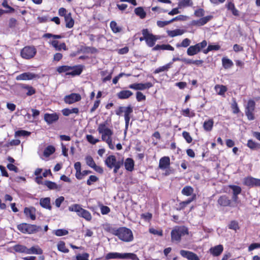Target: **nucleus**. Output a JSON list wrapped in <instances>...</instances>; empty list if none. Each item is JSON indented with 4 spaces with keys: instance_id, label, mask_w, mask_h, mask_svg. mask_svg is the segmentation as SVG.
I'll return each mask as SVG.
<instances>
[{
    "instance_id": "f257e3e1",
    "label": "nucleus",
    "mask_w": 260,
    "mask_h": 260,
    "mask_svg": "<svg viewBox=\"0 0 260 260\" xmlns=\"http://www.w3.org/2000/svg\"><path fill=\"white\" fill-rule=\"evenodd\" d=\"M98 131L101 134L102 141L105 142L110 149L113 150L115 148L114 144L112 143V136L113 131L108 128L105 123H101L99 125Z\"/></svg>"
},
{
    "instance_id": "f03ea898",
    "label": "nucleus",
    "mask_w": 260,
    "mask_h": 260,
    "mask_svg": "<svg viewBox=\"0 0 260 260\" xmlns=\"http://www.w3.org/2000/svg\"><path fill=\"white\" fill-rule=\"evenodd\" d=\"M105 165L110 169H114V173H117L118 170L123 164L122 159H117L115 156L110 155L108 156L105 160Z\"/></svg>"
},
{
    "instance_id": "7ed1b4c3",
    "label": "nucleus",
    "mask_w": 260,
    "mask_h": 260,
    "mask_svg": "<svg viewBox=\"0 0 260 260\" xmlns=\"http://www.w3.org/2000/svg\"><path fill=\"white\" fill-rule=\"evenodd\" d=\"M83 67L82 66L70 67L68 66H62L57 68V71L59 73H66L68 75H79L82 72Z\"/></svg>"
},
{
    "instance_id": "20e7f679",
    "label": "nucleus",
    "mask_w": 260,
    "mask_h": 260,
    "mask_svg": "<svg viewBox=\"0 0 260 260\" xmlns=\"http://www.w3.org/2000/svg\"><path fill=\"white\" fill-rule=\"evenodd\" d=\"M105 258L107 260L115 258L139 260V258L137 256V255L133 253H120L118 252H109L106 254V255L105 256Z\"/></svg>"
},
{
    "instance_id": "39448f33",
    "label": "nucleus",
    "mask_w": 260,
    "mask_h": 260,
    "mask_svg": "<svg viewBox=\"0 0 260 260\" xmlns=\"http://www.w3.org/2000/svg\"><path fill=\"white\" fill-rule=\"evenodd\" d=\"M17 229L21 233L28 234L36 233L42 230L41 227L40 226L26 223H22L18 224Z\"/></svg>"
},
{
    "instance_id": "423d86ee",
    "label": "nucleus",
    "mask_w": 260,
    "mask_h": 260,
    "mask_svg": "<svg viewBox=\"0 0 260 260\" xmlns=\"http://www.w3.org/2000/svg\"><path fill=\"white\" fill-rule=\"evenodd\" d=\"M115 235L124 242H130L133 239L132 232L126 228H121L118 229L116 231Z\"/></svg>"
},
{
    "instance_id": "0eeeda50",
    "label": "nucleus",
    "mask_w": 260,
    "mask_h": 260,
    "mask_svg": "<svg viewBox=\"0 0 260 260\" xmlns=\"http://www.w3.org/2000/svg\"><path fill=\"white\" fill-rule=\"evenodd\" d=\"M69 209L70 211L77 212L78 216L84 218L87 221H90L92 218V216L90 212L81 208L78 204H74L69 207Z\"/></svg>"
},
{
    "instance_id": "6e6552de",
    "label": "nucleus",
    "mask_w": 260,
    "mask_h": 260,
    "mask_svg": "<svg viewBox=\"0 0 260 260\" xmlns=\"http://www.w3.org/2000/svg\"><path fill=\"white\" fill-rule=\"evenodd\" d=\"M207 45V42L204 40L201 43H197L194 45L190 46L187 50V54L189 56H193L197 54L202 49L205 48Z\"/></svg>"
},
{
    "instance_id": "1a4fd4ad",
    "label": "nucleus",
    "mask_w": 260,
    "mask_h": 260,
    "mask_svg": "<svg viewBox=\"0 0 260 260\" xmlns=\"http://www.w3.org/2000/svg\"><path fill=\"white\" fill-rule=\"evenodd\" d=\"M142 35L144 37L145 40L147 45L150 47H153L157 40L160 39V37L154 36L148 31V29H143L142 31Z\"/></svg>"
},
{
    "instance_id": "9d476101",
    "label": "nucleus",
    "mask_w": 260,
    "mask_h": 260,
    "mask_svg": "<svg viewBox=\"0 0 260 260\" xmlns=\"http://www.w3.org/2000/svg\"><path fill=\"white\" fill-rule=\"evenodd\" d=\"M37 50L34 46H27L24 47L21 51V56L26 59L33 58L36 54Z\"/></svg>"
},
{
    "instance_id": "9b49d317",
    "label": "nucleus",
    "mask_w": 260,
    "mask_h": 260,
    "mask_svg": "<svg viewBox=\"0 0 260 260\" xmlns=\"http://www.w3.org/2000/svg\"><path fill=\"white\" fill-rule=\"evenodd\" d=\"M255 103L253 100H249L248 101L247 106L245 108V115L249 120L254 119L253 112L255 109Z\"/></svg>"
},
{
    "instance_id": "f8f14e48",
    "label": "nucleus",
    "mask_w": 260,
    "mask_h": 260,
    "mask_svg": "<svg viewBox=\"0 0 260 260\" xmlns=\"http://www.w3.org/2000/svg\"><path fill=\"white\" fill-rule=\"evenodd\" d=\"M243 184L249 188L260 186V179L248 176L244 178Z\"/></svg>"
},
{
    "instance_id": "ddd939ff",
    "label": "nucleus",
    "mask_w": 260,
    "mask_h": 260,
    "mask_svg": "<svg viewBox=\"0 0 260 260\" xmlns=\"http://www.w3.org/2000/svg\"><path fill=\"white\" fill-rule=\"evenodd\" d=\"M217 204L221 207H232V201L226 195L220 196L217 200Z\"/></svg>"
},
{
    "instance_id": "4468645a",
    "label": "nucleus",
    "mask_w": 260,
    "mask_h": 260,
    "mask_svg": "<svg viewBox=\"0 0 260 260\" xmlns=\"http://www.w3.org/2000/svg\"><path fill=\"white\" fill-rule=\"evenodd\" d=\"M81 99V95L78 93H71L70 95H66L64 97V102L68 104H72L76 102L80 101Z\"/></svg>"
},
{
    "instance_id": "2eb2a0df",
    "label": "nucleus",
    "mask_w": 260,
    "mask_h": 260,
    "mask_svg": "<svg viewBox=\"0 0 260 260\" xmlns=\"http://www.w3.org/2000/svg\"><path fill=\"white\" fill-rule=\"evenodd\" d=\"M153 86L151 82L146 83H134L129 85V88L135 90H143L148 89Z\"/></svg>"
},
{
    "instance_id": "dca6fc26",
    "label": "nucleus",
    "mask_w": 260,
    "mask_h": 260,
    "mask_svg": "<svg viewBox=\"0 0 260 260\" xmlns=\"http://www.w3.org/2000/svg\"><path fill=\"white\" fill-rule=\"evenodd\" d=\"M212 18L213 16L211 15L207 16L197 20H192L191 22V24L193 26H203L209 21Z\"/></svg>"
},
{
    "instance_id": "f3484780",
    "label": "nucleus",
    "mask_w": 260,
    "mask_h": 260,
    "mask_svg": "<svg viewBox=\"0 0 260 260\" xmlns=\"http://www.w3.org/2000/svg\"><path fill=\"white\" fill-rule=\"evenodd\" d=\"M38 77V76L35 74L26 72L17 76L16 79L17 80H29Z\"/></svg>"
},
{
    "instance_id": "a211bd4d",
    "label": "nucleus",
    "mask_w": 260,
    "mask_h": 260,
    "mask_svg": "<svg viewBox=\"0 0 260 260\" xmlns=\"http://www.w3.org/2000/svg\"><path fill=\"white\" fill-rule=\"evenodd\" d=\"M180 254L188 260H200L198 255L191 251L181 250L180 251Z\"/></svg>"
},
{
    "instance_id": "6ab92c4d",
    "label": "nucleus",
    "mask_w": 260,
    "mask_h": 260,
    "mask_svg": "<svg viewBox=\"0 0 260 260\" xmlns=\"http://www.w3.org/2000/svg\"><path fill=\"white\" fill-rule=\"evenodd\" d=\"M133 109L131 106H128L124 108V120L125 122V128L127 129L128 123L131 119L130 115L133 113Z\"/></svg>"
},
{
    "instance_id": "aec40b11",
    "label": "nucleus",
    "mask_w": 260,
    "mask_h": 260,
    "mask_svg": "<svg viewBox=\"0 0 260 260\" xmlns=\"http://www.w3.org/2000/svg\"><path fill=\"white\" fill-rule=\"evenodd\" d=\"M36 210L33 207H25L24 209V213L25 216L32 220L36 219Z\"/></svg>"
},
{
    "instance_id": "412c9836",
    "label": "nucleus",
    "mask_w": 260,
    "mask_h": 260,
    "mask_svg": "<svg viewBox=\"0 0 260 260\" xmlns=\"http://www.w3.org/2000/svg\"><path fill=\"white\" fill-rule=\"evenodd\" d=\"M58 119V116L56 113L48 114L44 115V120L49 124L56 122Z\"/></svg>"
},
{
    "instance_id": "4be33fe9",
    "label": "nucleus",
    "mask_w": 260,
    "mask_h": 260,
    "mask_svg": "<svg viewBox=\"0 0 260 260\" xmlns=\"http://www.w3.org/2000/svg\"><path fill=\"white\" fill-rule=\"evenodd\" d=\"M44 184L50 190L59 191L62 187L61 185H58L56 183L50 181H45Z\"/></svg>"
},
{
    "instance_id": "5701e85b",
    "label": "nucleus",
    "mask_w": 260,
    "mask_h": 260,
    "mask_svg": "<svg viewBox=\"0 0 260 260\" xmlns=\"http://www.w3.org/2000/svg\"><path fill=\"white\" fill-rule=\"evenodd\" d=\"M223 247L222 245H218L210 249V253L214 256H218L222 252Z\"/></svg>"
},
{
    "instance_id": "b1692460",
    "label": "nucleus",
    "mask_w": 260,
    "mask_h": 260,
    "mask_svg": "<svg viewBox=\"0 0 260 260\" xmlns=\"http://www.w3.org/2000/svg\"><path fill=\"white\" fill-rule=\"evenodd\" d=\"M133 93L128 90H123L117 93V96L121 100L127 99L131 96Z\"/></svg>"
},
{
    "instance_id": "393cba45",
    "label": "nucleus",
    "mask_w": 260,
    "mask_h": 260,
    "mask_svg": "<svg viewBox=\"0 0 260 260\" xmlns=\"http://www.w3.org/2000/svg\"><path fill=\"white\" fill-rule=\"evenodd\" d=\"M170 158L164 156L160 158L159 162V168L161 169H167L170 165Z\"/></svg>"
},
{
    "instance_id": "a878e982",
    "label": "nucleus",
    "mask_w": 260,
    "mask_h": 260,
    "mask_svg": "<svg viewBox=\"0 0 260 260\" xmlns=\"http://www.w3.org/2000/svg\"><path fill=\"white\" fill-rule=\"evenodd\" d=\"M40 204L43 208L49 210L51 209L50 198H41L40 200Z\"/></svg>"
},
{
    "instance_id": "bb28decb",
    "label": "nucleus",
    "mask_w": 260,
    "mask_h": 260,
    "mask_svg": "<svg viewBox=\"0 0 260 260\" xmlns=\"http://www.w3.org/2000/svg\"><path fill=\"white\" fill-rule=\"evenodd\" d=\"M66 22V26L68 28H71L74 26V20L72 17L71 13H68V15L64 17Z\"/></svg>"
},
{
    "instance_id": "cd10ccee",
    "label": "nucleus",
    "mask_w": 260,
    "mask_h": 260,
    "mask_svg": "<svg viewBox=\"0 0 260 260\" xmlns=\"http://www.w3.org/2000/svg\"><path fill=\"white\" fill-rule=\"evenodd\" d=\"M214 89L218 95H224L228 90V88L225 85L217 84L215 86Z\"/></svg>"
},
{
    "instance_id": "c85d7f7f",
    "label": "nucleus",
    "mask_w": 260,
    "mask_h": 260,
    "mask_svg": "<svg viewBox=\"0 0 260 260\" xmlns=\"http://www.w3.org/2000/svg\"><path fill=\"white\" fill-rule=\"evenodd\" d=\"M42 253L43 250L38 245L32 246L30 248H27V254H41Z\"/></svg>"
},
{
    "instance_id": "c756f323",
    "label": "nucleus",
    "mask_w": 260,
    "mask_h": 260,
    "mask_svg": "<svg viewBox=\"0 0 260 260\" xmlns=\"http://www.w3.org/2000/svg\"><path fill=\"white\" fill-rule=\"evenodd\" d=\"M214 124V121L213 119H209L205 120L203 123V128L205 131L207 132H210L212 131Z\"/></svg>"
},
{
    "instance_id": "7c9ffc66",
    "label": "nucleus",
    "mask_w": 260,
    "mask_h": 260,
    "mask_svg": "<svg viewBox=\"0 0 260 260\" xmlns=\"http://www.w3.org/2000/svg\"><path fill=\"white\" fill-rule=\"evenodd\" d=\"M247 146L252 150H257L260 149V143L250 139L247 141Z\"/></svg>"
},
{
    "instance_id": "2f4dec72",
    "label": "nucleus",
    "mask_w": 260,
    "mask_h": 260,
    "mask_svg": "<svg viewBox=\"0 0 260 260\" xmlns=\"http://www.w3.org/2000/svg\"><path fill=\"white\" fill-rule=\"evenodd\" d=\"M125 169L128 171H132L134 170V161L131 158H127L124 162Z\"/></svg>"
},
{
    "instance_id": "473e14b6",
    "label": "nucleus",
    "mask_w": 260,
    "mask_h": 260,
    "mask_svg": "<svg viewBox=\"0 0 260 260\" xmlns=\"http://www.w3.org/2000/svg\"><path fill=\"white\" fill-rule=\"evenodd\" d=\"M171 240L172 242L179 240V227L176 226L171 232Z\"/></svg>"
},
{
    "instance_id": "72a5a7b5",
    "label": "nucleus",
    "mask_w": 260,
    "mask_h": 260,
    "mask_svg": "<svg viewBox=\"0 0 260 260\" xmlns=\"http://www.w3.org/2000/svg\"><path fill=\"white\" fill-rule=\"evenodd\" d=\"M62 113L64 116H68L70 114H72V113L78 114L79 109L77 108H74L71 109H68V108H66L62 110Z\"/></svg>"
},
{
    "instance_id": "f704fd0d",
    "label": "nucleus",
    "mask_w": 260,
    "mask_h": 260,
    "mask_svg": "<svg viewBox=\"0 0 260 260\" xmlns=\"http://www.w3.org/2000/svg\"><path fill=\"white\" fill-rule=\"evenodd\" d=\"M21 87L23 89H25L27 90L26 93V95L28 96H30L36 92V90L32 86H29L28 85L25 84H21Z\"/></svg>"
},
{
    "instance_id": "c9c22d12",
    "label": "nucleus",
    "mask_w": 260,
    "mask_h": 260,
    "mask_svg": "<svg viewBox=\"0 0 260 260\" xmlns=\"http://www.w3.org/2000/svg\"><path fill=\"white\" fill-rule=\"evenodd\" d=\"M13 249L17 252L25 253L27 254V248L22 245H16L13 247Z\"/></svg>"
},
{
    "instance_id": "e433bc0d",
    "label": "nucleus",
    "mask_w": 260,
    "mask_h": 260,
    "mask_svg": "<svg viewBox=\"0 0 260 260\" xmlns=\"http://www.w3.org/2000/svg\"><path fill=\"white\" fill-rule=\"evenodd\" d=\"M74 168L76 171V177L78 179H81V163L80 162H76L74 164Z\"/></svg>"
},
{
    "instance_id": "4c0bfd02",
    "label": "nucleus",
    "mask_w": 260,
    "mask_h": 260,
    "mask_svg": "<svg viewBox=\"0 0 260 260\" xmlns=\"http://www.w3.org/2000/svg\"><path fill=\"white\" fill-rule=\"evenodd\" d=\"M220 46L219 45H209L207 49L203 50V52L205 54H207L209 51L212 50H219Z\"/></svg>"
},
{
    "instance_id": "58836bf2",
    "label": "nucleus",
    "mask_w": 260,
    "mask_h": 260,
    "mask_svg": "<svg viewBox=\"0 0 260 260\" xmlns=\"http://www.w3.org/2000/svg\"><path fill=\"white\" fill-rule=\"evenodd\" d=\"M55 152V148L52 146H48L44 151V155L48 157Z\"/></svg>"
},
{
    "instance_id": "ea45409f",
    "label": "nucleus",
    "mask_w": 260,
    "mask_h": 260,
    "mask_svg": "<svg viewBox=\"0 0 260 260\" xmlns=\"http://www.w3.org/2000/svg\"><path fill=\"white\" fill-rule=\"evenodd\" d=\"M229 187L233 191V194H240L242 192V188L240 186L235 185H229Z\"/></svg>"
},
{
    "instance_id": "a19ab883",
    "label": "nucleus",
    "mask_w": 260,
    "mask_h": 260,
    "mask_svg": "<svg viewBox=\"0 0 260 260\" xmlns=\"http://www.w3.org/2000/svg\"><path fill=\"white\" fill-rule=\"evenodd\" d=\"M135 13L141 18H144L146 16V13L142 7H138L135 9Z\"/></svg>"
},
{
    "instance_id": "79ce46f5",
    "label": "nucleus",
    "mask_w": 260,
    "mask_h": 260,
    "mask_svg": "<svg viewBox=\"0 0 260 260\" xmlns=\"http://www.w3.org/2000/svg\"><path fill=\"white\" fill-rule=\"evenodd\" d=\"M222 66L225 69L230 68L233 66L232 61L229 58H222Z\"/></svg>"
},
{
    "instance_id": "37998d69",
    "label": "nucleus",
    "mask_w": 260,
    "mask_h": 260,
    "mask_svg": "<svg viewBox=\"0 0 260 260\" xmlns=\"http://www.w3.org/2000/svg\"><path fill=\"white\" fill-rule=\"evenodd\" d=\"M57 249L59 251L64 253H68L69 252V249L66 248L65 243L63 241H60L58 243Z\"/></svg>"
},
{
    "instance_id": "c03bdc74",
    "label": "nucleus",
    "mask_w": 260,
    "mask_h": 260,
    "mask_svg": "<svg viewBox=\"0 0 260 260\" xmlns=\"http://www.w3.org/2000/svg\"><path fill=\"white\" fill-rule=\"evenodd\" d=\"M110 27L114 33L119 32L121 31V28L119 27L116 22L114 21L111 22Z\"/></svg>"
},
{
    "instance_id": "a18cd8bd",
    "label": "nucleus",
    "mask_w": 260,
    "mask_h": 260,
    "mask_svg": "<svg viewBox=\"0 0 260 260\" xmlns=\"http://www.w3.org/2000/svg\"><path fill=\"white\" fill-rule=\"evenodd\" d=\"M231 109L234 114H238L240 112V109L238 107V104L235 99H233L231 104Z\"/></svg>"
},
{
    "instance_id": "49530a36",
    "label": "nucleus",
    "mask_w": 260,
    "mask_h": 260,
    "mask_svg": "<svg viewBox=\"0 0 260 260\" xmlns=\"http://www.w3.org/2000/svg\"><path fill=\"white\" fill-rule=\"evenodd\" d=\"M193 191V188L189 186L184 187L182 190V193L184 195L189 196H190Z\"/></svg>"
},
{
    "instance_id": "de8ad7c7",
    "label": "nucleus",
    "mask_w": 260,
    "mask_h": 260,
    "mask_svg": "<svg viewBox=\"0 0 260 260\" xmlns=\"http://www.w3.org/2000/svg\"><path fill=\"white\" fill-rule=\"evenodd\" d=\"M171 64L170 63H168V64H166L165 66L160 67L156 69L154 71V73L158 74V73H159L160 72H165V71H168V69L170 68Z\"/></svg>"
},
{
    "instance_id": "09e8293b",
    "label": "nucleus",
    "mask_w": 260,
    "mask_h": 260,
    "mask_svg": "<svg viewBox=\"0 0 260 260\" xmlns=\"http://www.w3.org/2000/svg\"><path fill=\"white\" fill-rule=\"evenodd\" d=\"M229 229L233 230L235 231L240 229L238 222L236 220H232L228 225Z\"/></svg>"
},
{
    "instance_id": "8fccbe9b",
    "label": "nucleus",
    "mask_w": 260,
    "mask_h": 260,
    "mask_svg": "<svg viewBox=\"0 0 260 260\" xmlns=\"http://www.w3.org/2000/svg\"><path fill=\"white\" fill-rule=\"evenodd\" d=\"M30 135V132L24 130L17 131L15 133V137H27Z\"/></svg>"
},
{
    "instance_id": "3c124183",
    "label": "nucleus",
    "mask_w": 260,
    "mask_h": 260,
    "mask_svg": "<svg viewBox=\"0 0 260 260\" xmlns=\"http://www.w3.org/2000/svg\"><path fill=\"white\" fill-rule=\"evenodd\" d=\"M189 234L188 229L187 227L185 226H180V240L182 236L188 235Z\"/></svg>"
},
{
    "instance_id": "603ef678",
    "label": "nucleus",
    "mask_w": 260,
    "mask_h": 260,
    "mask_svg": "<svg viewBox=\"0 0 260 260\" xmlns=\"http://www.w3.org/2000/svg\"><path fill=\"white\" fill-rule=\"evenodd\" d=\"M192 4L193 3L191 0H181L180 1V8L182 7L191 6Z\"/></svg>"
},
{
    "instance_id": "864d4df0",
    "label": "nucleus",
    "mask_w": 260,
    "mask_h": 260,
    "mask_svg": "<svg viewBox=\"0 0 260 260\" xmlns=\"http://www.w3.org/2000/svg\"><path fill=\"white\" fill-rule=\"evenodd\" d=\"M86 137L87 141L92 144H95L100 141L99 139L94 138L93 136L91 135H87Z\"/></svg>"
},
{
    "instance_id": "5fc2aeb1",
    "label": "nucleus",
    "mask_w": 260,
    "mask_h": 260,
    "mask_svg": "<svg viewBox=\"0 0 260 260\" xmlns=\"http://www.w3.org/2000/svg\"><path fill=\"white\" fill-rule=\"evenodd\" d=\"M85 161L86 164L91 168H92L95 165L93 158L91 156H87L85 157Z\"/></svg>"
},
{
    "instance_id": "6e6d98bb",
    "label": "nucleus",
    "mask_w": 260,
    "mask_h": 260,
    "mask_svg": "<svg viewBox=\"0 0 260 260\" xmlns=\"http://www.w3.org/2000/svg\"><path fill=\"white\" fill-rule=\"evenodd\" d=\"M182 113L184 116L189 117H192L195 116L194 113L192 111H190L188 108L183 110Z\"/></svg>"
},
{
    "instance_id": "4d7b16f0",
    "label": "nucleus",
    "mask_w": 260,
    "mask_h": 260,
    "mask_svg": "<svg viewBox=\"0 0 260 260\" xmlns=\"http://www.w3.org/2000/svg\"><path fill=\"white\" fill-rule=\"evenodd\" d=\"M182 136L187 143H190L192 142V137L188 132L186 131L183 132L182 133Z\"/></svg>"
},
{
    "instance_id": "13d9d810",
    "label": "nucleus",
    "mask_w": 260,
    "mask_h": 260,
    "mask_svg": "<svg viewBox=\"0 0 260 260\" xmlns=\"http://www.w3.org/2000/svg\"><path fill=\"white\" fill-rule=\"evenodd\" d=\"M177 18H178V17H176L175 18L172 19L170 21H158L157 22V25L159 27H164L165 25H167L169 24V23H170L171 22H173L174 20L177 19Z\"/></svg>"
},
{
    "instance_id": "bf43d9fd",
    "label": "nucleus",
    "mask_w": 260,
    "mask_h": 260,
    "mask_svg": "<svg viewBox=\"0 0 260 260\" xmlns=\"http://www.w3.org/2000/svg\"><path fill=\"white\" fill-rule=\"evenodd\" d=\"M69 232L67 230L64 229H58L54 232V234L57 236H62L67 235Z\"/></svg>"
},
{
    "instance_id": "052dcab7",
    "label": "nucleus",
    "mask_w": 260,
    "mask_h": 260,
    "mask_svg": "<svg viewBox=\"0 0 260 260\" xmlns=\"http://www.w3.org/2000/svg\"><path fill=\"white\" fill-rule=\"evenodd\" d=\"M89 255L87 253H84L82 254H79L76 256L77 260H89L88 257Z\"/></svg>"
},
{
    "instance_id": "680f3d73",
    "label": "nucleus",
    "mask_w": 260,
    "mask_h": 260,
    "mask_svg": "<svg viewBox=\"0 0 260 260\" xmlns=\"http://www.w3.org/2000/svg\"><path fill=\"white\" fill-rule=\"evenodd\" d=\"M136 99L138 102H141L146 100V96L144 95L141 92L138 91L136 93Z\"/></svg>"
},
{
    "instance_id": "e2e57ef3",
    "label": "nucleus",
    "mask_w": 260,
    "mask_h": 260,
    "mask_svg": "<svg viewBox=\"0 0 260 260\" xmlns=\"http://www.w3.org/2000/svg\"><path fill=\"white\" fill-rule=\"evenodd\" d=\"M98 180V178L94 175H91L87 181V184L90 185L93 182H96Z\"/></svg>"
},
{
    "instance_id": "0e129e2a",
    "label": "nucleus",
    "mask_w": 260,
    "mask_h": 260,
    "mask_svg": "<svg viewBox=\"0 0 260 260\" xmlns=\"http://www.w3.org/2000/svg\"><path fill=\"white\" fill-rule=\"evenodd\" d=\"M204 10L203 9H198L194 11V15L198 17H203L204 15Z\"/></svg>"
},
{
    "instance_id": "69168bd1",
    "label": "nucleus",
    "mask_w": 260,
    "mask_h": 260,
    "mask_svg": "<svg viewBox=\"0 0 260 260\" xmlns=\"http://www.w3.org/2000/svg\"><path fill=\"white\" fill-rule=\"evenodd\" d=\"M17 25V20L14 18H11L9 20V26L10 28H14Z\"/></svg>"
},
{
    "instance_id": "338daca9",
    "label": "nucleus",
    "mask_w": 260,
    "mask_h": 260,
    "mask_svg": "<svg viewBox=\"0 0 260 260\" xmlns=\"http://www.w3.org/2000/svg\"><path fill=\"white\" fill-rule=\"evenodd\" d=\"M101 211L102 214H107L110 212V209L108 207L102 205L101 206Z\"/></svg>"
},
{
    "instance_id": "774afa93",
    "label": "nucleus",
    "mask_w": 260,
    "mask_h": 260,
    "mask_svg": "<svg viewBox=\"0 0 260 260\" xmlns=\"http://www.w3.org/2000/svg\"><path fill=\"white\" fill-rule=\"evenodd\" d=\"M260 248V243H253L251 244L248 247V250L252 251L255 249Z\"/></svg>"
}]
</instances>
